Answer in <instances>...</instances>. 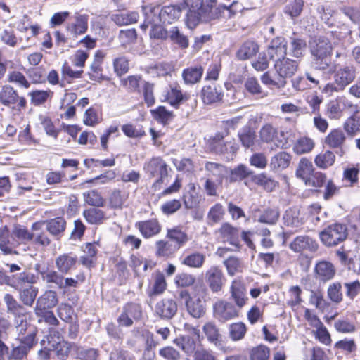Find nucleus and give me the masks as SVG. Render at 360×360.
<instances>
[{
    "label": "nucleus",
    "mask_w": 360,
    "mask_h": 360,
    "mask_svg": "<svg viewBox=\"0 0 360 360\" xmlns=\"http://www.w3.org/2000/svg\"><path fill=\"white\" fill-rule=\"evenodd\" d=\"M311 64L316 70H325L331 63L333 46L326 37H314L309 41Z\"/></svg>",
    "instance_id": "f257e3e1"
},
{
    "label": "nucleus",
    "mask_w": 360,
    "mask_h": 360,
    "mask_svg": "<svg viewBox=\"0 0 360 360\" xmlns=\"http://www.w3.org/2000/svg\"><path fill=\"white\" fill-rule=\"evenodd\" d=\"M4 300L6 304L7 311L13 316L14 324L19 333H25L29 325L27 321V309L10 294H6Z\"/></svg>",
    "instance_id": "f03ea898"
},
{
    "label": "nucleus",
    "mask_w": 360,
    "mask_h": 360,
    "mask_svg": "<svg viewBox=\"0 0 360 360\" xmlns=\"http://www.w3.org/2000/svg\"><path fill=\"white\" fill-rule=\"evenodd\" d=\"M319 236L321 241L326 246H336L347 238V229L342 224L335 223L321 231Z\"/></svg>",
    "instance_id": "7ed1b4c3"
},
{
    "label": "nucleus",
    "mask_w": 360,
    "mask_h": 360,
    "mask_svg": "<svg viewBox=\"0 0 360 360\" xmlns=\"http://www.w3.org/2000/svg\"><path fill=\"white\" fill-rule=\"evenodd\" d=\"M202 4L201 0H184L180 4L182 10H187L186 23L188 28H195L200 22L201 18H205Z\"/></svg>",
    "instance_id": "20e7f679"
},
{
    "label": "nucleus",
    "mask_w": 360,
    "mask_h": 360,
    "mask_svg": "<svg viewBox=\"0 0 360 360\" xmlns=\"http://www.w3.org/2000/svg\"><path fill=\"white\" fill-rule=\"evenodd\" d=\"M144 169L147 174L152 177H158V179L153 183V186L157 189L164 181V179L167 176V165L160 157H154L146 162Z\"/></svg>",
    "instance_id": "39448f33"
},
{
    "label": "nucleus",
    "mask_w": 360,
    "mask_h": 360,
    "mask_svg": "<svg viewBox=\"0 0 360 360\" xmlns=\"http://www.w3.org/2000/svg\"><path fill=\"white\" fill-rule=\"evenodd\" d=\"M0 103L12 108L16 105L18 109L25 108L27 106L26 98L19 96L17 90L8 84L2 86L0 89Z\"/></svg>",
    "instance_id": "423d86ee"
},
{
    "label": "nucleus",
    "mask_w": 360,
    "mask_h": 360,
    "mask_svg": "<svg viewBox=\"0 0 360 360\" xmlns=\"http://www.w3.org/2000/svg\"><path fill=\"white\" fill-rule=\"evenodd\" d=\"M143 315L142 307L140 304L128 302L122 307V311L117 318V323L120 326L130 327L133 325L134 321H139Z\"/></svg>",
    "instance_id": "0eeeda50"
},
{
    "label": "nucleus",
    "mask_w": 360,
    "mask_h": 360,
    "mask_svg": "<svg viewBox=\"0 0 360 360\" xmlns=\"http://www.w3.org/2000/svg\"><path fill=\"white\" fill-rule=\"evenodd\" d=\"M356 77V68L353 64L349 63L344 65L335 64L334 65L333 80L343 89L350 84Z\"/></svg>",
    "instance_id": "6e6552de"
},
{
    "label": "nucleus",
    "mask_w": 360,
    "mask_h": 360,
    "mask_svg": "<svg viewBox=\"0 0 360 360\" xmlns=\"http://www.w3.org/2000/svg\"><path fill=\"white\" fill-rule=\"evenodd\" d=\"M289 248L296 253H314L317 251L319 245L313 238L307 235H300L292 240L289 245Z\"/></svg>",
    "instance_id": "1a4fd4ad"
},
{
    "label": "nucleus",
    "mask_w": 360,
    "mask_h": 360,
    "mask_svg": "<svg viewBox=\"0 0 360 360\" xmlns=\"http://www.w3.org/2000/svg\"><path fill=\"white\" fill-rule=\"evenodd\" d=\"M214 316L220 322H226L238 316V311L230 302L219 300L213 305Z\"/></svg>",
    "instance_id": "9d476101"
},
{
    "label": "nucleus",
    "mask_w": 360,
    "mask_h": 360,
    "mask_svg": "<svg viewBox=\"0 0 360 360\" xmlns=\"http://www.w3.org/2000/svg\"><path fill=\"white\" fill-rule=\"evenodd\" d=\"M274 68L279 78H286L292 77L296 72L298 67L297 61L286 58L285 56L281 58H277L274 61Z\"/></svg>",
    "instance_id": "9b49d317"
},
{
    "label": "nucleus",
    "mask_w": 360,
    "mask_h": 360,
    "mask_svg": "<svg viewBox=\"0 0 360 360\" xmlns=\"http://www.w3.org/2000/svg\"><path fill=\"white\" fill-rule=\"evenodd\" d=\"M155 314L161 319H171L177 312V304L172 298H163L155 306Z\"/></svg>",
    "instance_id": "f8f14e48"
},
{
    "label": "nucleus",
    "mask_w": 360,
    "mask_h": 360,
    "mask_svg": "<svg viewBox=\"0 0 360 360\" xmlns=\"http://www.w3.org/2000/svg\"><path fill=\"white\" fill-rule=\"evenodd\" d=\"M259 135L264 142H274L277 148H284L286 147L287 143L281 139L283 136V133L281 132L278 136V130L271 124H266L262 127L259 131Z\"/></svg>",
    "instance_id": "ddd939ff"
},
{
    "label": "nucleus",
    "mask_w": 360,
    "mask_h": 360,
    "mask_svg": "<svg viewBox=\"0 0 360 360\" xmlns=\"http://www.w3.org/2000/svg\"><path fill=\"white\" fill-rule=\"evenodd\" d=\"M336 274L335 266L329 261L321 260L314 266L315 278L323 283L332 280Z\"/></svg>",
    "instance_id": "4468645a"
},
{
    "label": "nucleus",
    "mask_w": 360,
    "mask_h": 360,
    "mask_svg": "<svg viewBox=\"0 0 360 360\" xmlns=\"http://www.w3.org/2000/svg\"><path fill=\"white\" fill-rule=\"evenodd\" d=\"M135 227L147 239L157 236L162 230V226L157 219L138 221L135 224Z\"/></svg>",
    "instance_id": "2eb2a0df"
},
{
    "label": "nucleus",
    "mask_w": 360,
    "mask_h": 360,
    "mask_svg": "<svg viewBox=\"0 0 360 360\" xmlns=\"http://www.w3.org/2000/svg\"><path fill=\"white\" fill-rule=\"evenodd\" d=\"M224 280L223 273L217 266H212L205 274V281L210 290L214 293L221 290Z\"/></svg>",
    "instance_id": "dca6fc26"
},
{
    "label": "nucleus",
    "mask_w": 360,
    "mask_h": 360,
    "mask_svg": "<svg viewBox=\"0 0 360 360\" xmlns=\"http://www.w3.org/2000/svg\"><path fill=\"white\" fill-rule=\"evenodd\" d=\"M287 41L283 37L274 38L268 46L266 52L269 59L273 61L280 59L286 55Z\"/></svg>",
    "instance_id": "f3484780"
},
{
    "label": "nucleus",
    "mask_w": 360,
    "mask_h": 360,
    "mask_svg": "<svg viewBox=\"0 0 360 360\" xmlns=\"http://www.w3.org/2000/svg\"><path fill=\"white\" fill-rule=\"evenodd\" d=\"M37 278H38L34 274L27 271H23L10 276L8 285H11L16 290H20L24 288L27 287V285L36 283Z\"/></svg>",
    "instance_id": "a211bd4d"
},
{
    "label": "nucleus",
    "mask_w": 360,
    "mask_h": 360,
    "mask_svg": "<svg viewBox=\"0 0 360 360\" xmlns=\"http://www.w3.org/2000/svg\"><path fill=\"white\" fill-rule=\"evenodd\" d=\"M160 7L159 6H143V12L144 15V21L141 25V28L146 30L149 25L160 24L162 20L160 18Z\"/></svg>",
    "instance_id": "6ab92c4d"
},
{
    "label": "nucleus",
    "mask_w": 360,
    "mask_h": 360,
    "mask_svg": "<svg viewBox=\"0 0 360 360\" xmlns=\"http://www.w3.org/2000/svg\"><path fill=\"white\" fill-rule=\"evenodd\" d=\"M201 98L205 104L210 105L221 101L223 93L221 87L216 84L207 85L202 89Z\"/></svg>",
    "instance_id": "aec40b11"
},
{
    "label": "nucleus",
    "mask_w": 360,
    "mask_h": 360,
    "mask_svg": "<svg viewBox=\"0 0 360 360\" xmlns=\"http://www.w3.org/2000/svg\"><path fill=\"white\" fill-rule=\"evenodd\" d=\"M139 18L137 12L130 11H117L110 15L111 20L120 27L135 23Z\"/></svg>",
    "instance_id": "412c9836"
},
{
    "label": "nucleus",
    "mask_w": 360,
    "mask_h": 360,
    "mask_svg": "<svg viewBox=\"0 0 360 360\" xmlns=\"http://www.w3.org/2000/svg\"><path fill=\"white\" fill-rule=\"evenodd\" d=\"M205 169L207 172V178H212L219 184H222L224 179L229 173V168L226 166L213 162H207Z\"/></svg>",
    "instance_id": "4be33fe9"
},
{
    "label": "nucleus",
    "mask_w": 360,
    "mask_h": 360,
    "mask_svg": "<svg viewBox=\"0 0 360 360\" xmlns=\"http://www.w3.org/2000/svg\"><path fill=\"white\" fill-rule=\"evenodd\" d=\"M166 238L176 247L178 250L190 240L188 234L179 226L167 229Z\"/></svg>",
    "instance_id": "5701e85b"
},
{
    "label": "nucleus",
    "mask_w": 360,
    "mask_h": 360,
    "mask_svg": "<svg viewBox=\"0 0 360 360\" xmlns=\"http://www.w3.org/2000/svg\"><path fill=\"white\" fill-rule=\"evenodd\" d=\"M57 293L54 290H46L37 300L34 311H41L44 309H49L58 304Z\"/></svg>",
    "instance_id": "b1692460"
},
{
    "label": "nucleus",
    "mask_w": 360,
    "mask_h": 360,
    "mask_svg": "<svg viewBox=\"0 0 360 360\" xmlns=\"http://www.w3.org/2000/svg\"><path fill=\"white\" fill-rule=\"evenodd\" d=\"M155 255L160 258L167 259L172 257L178 251L172 242L166 240H159L155 242Z\"/></svg>",
    "instance_id": "393cba45"
},
{
    "label": "nucleus",
    "mask_w": 360,
    "mask_h": 360,
    "mask_svg": "<svg viewBox=\"0 0 360 360\" xmlns=\"http://www.w3.org/2000/svg\"><path fill=\"white\" fill-rule=\"evenodd\" d=\"M201 65L191 66L182 71V79L186 85H193L199 82L203 74Z\"/></svg>",
    "instance_id": "a878e982"
},
{
    "label": "nucleus",
    "mask_w": 360,
    "mask_h": 360,
    "mask_svg": "<svg viewBox=\"0 0 360 360\" xmlns=\"http://www.w3.org/2000/svg\"><path fill=\"white\" fill-rule=\"evenodd\" d=\"M351 106L352 104L345 97H338L330 101L327 105V113L330 118L338 119L342 115V107Z\"/></svg>",
    "instance_id": "bb28decb"
},
{
    "label": "nucleus",
    "mask_w": 360,
    "mask_h": 360,
    "mask_svg": "<svg viewBox=\"0 0 360 360\" xmlns=\"http://www.w3.org/2000/svg\"><path fill=\"white\" fill-rule=\"evenodd\" d=\"M182 8L179 5H170L160 8V18L162 23L171 24L181 16Z\"/></svg>",
    "instance_id": "cd10ccee"
},
{
    "label": "nucleus",
    "mask_w": 360,
    "mask_h": 360,
    "mask_svg": "<svg viewBox=\"0 0 360 360\" xmlns=\"http://www.w3.org/2000/svg\"><path fill=\"white\" fill-rule=\"evenodd\" d=\"M77 263V257L68 254L58 256L56 259V266L58 271L67 274L73 269Z\"/></svg>",
    "instance_id": "c85d7f7f"
},
{
    "label": "nucleus",
    "mask_w": 360,
    "mask_h": 360,
    "mask_svg": "<svg viewBox=\"0 0 360 360\" xmlns=\"http://www.w3.org/2000/svg\"><path fill=\"white\" fill-rule=\"evenodd\" d=\"M27 335L19 333L16 341L18 344L23 346L28 352L31 350L37 344V340L36 338L37 329L32 326L27 327Z\"/></svg>",
    "instance_id": "c756f323"
},
{
    "label": "nucleus",
    "mask_w": 360,
    "mask_h": 360,
    "mask_svg": "<svg viewBox=\"0 0 360 360\" xmlns=\"http://www.w3.org/2000/svg\"><path fill=\"white\" fill-rule=\"evenodd\" d=\"M88 29V16L86 15H77L75 22L68 25L69 32L74 37L82 34Z\"/></svg>",
    "instance_id": "7c9ffc66"
},
{
    "label": "nucleus",
    "mask_w": 360,
    "mask_h": 360,
    "mask_svg": "<svg viewBox=\"0 0 360 360\" xmlns=\"http://www.w3.org/2000/svg\"><path fill=\"white\" fill-rule=\"evenodd\" d=\"M290 161L291 155L285 151H281L271 158L269 167L274 171L283 169L289 166Z\"/></svg>",
    "instance_id": "2f4dec72"
},
{
    "label": "nucleus",
    "mask_w": 360,
    "mask_h": 360,
    "mask_svg": "<svg viewBox=\"0 0 360 360\" xmlns=\"http://www.w3.org/2000/svg\"><path fill=\"white\" fill-rule=\"evenodd\" d=\"M252 172L245 165L240 164L233 169H229V176L226 179L229 183L240 181L251 176Z\"/></svg>",
    "instance_id": "473e14b6"
},
{
    "label": "nucleus",
    "mask_w": 360,
    "mask_h": 360,
    "mask_svg": "<svg viewBox=\"0 0 360 360\" xmlns=\"http://www.w3.org/2000/svg\"><path fill=\"white\" fill-rule=\"evenodd\" d=\"M188 313L195 319H199L205 314L204 302L199 297H193L186 304Z\"/></svg>",
    "instance_id": "72a5a7b5"
},
{
    "label": "nucleus",
    "mask_w": 360,
    "mask_h": 360,
    "mask_svg": "<svg viewBox=\"0 0 360 360\" xmlns=\"http://www.w3.org/2000/svg\"><path fill=\"white\" fill-rule=\"evenodd\" d=\"M198 340L191 335H184L176 338L174 344L180 347L187 354H193L196 349Z\"/></svg>",
    "instance_id": "f704fd0d"
},
{
    "label": "nucleus",
    "mask_w": 360,
    "mask_h": 360,
    "mask_svg": "<svg viewBox=\"0 0 360 360\" xmlns=\"http://www.w3.org/2000/svg\"><path fill=\"white\" fill-rule=\"evenodd\" d=\"M259 51L258 45L252 41L244 42L237 51V58L240 60H248L255 56Z\"/></svg>",
    "instance_id": "c9c22d12"
},
{
    "label": "nucleus",
    "mask_w": 360,
    "mask_h": 360,
    "mask_svg": "<svg viewBox=\"0 0 360 360\" xmlns=\"http://www.w3.org/2000/svg\"><path fill=\"white\" fill-rule=\"evenodd\" d=\"M345 135L342 130L335 129L332 130L326 137L325 143L333 148H341L345 141Z\"/></svg>",
    "instance_id": "e433bc0d"
},
{
    "label": "nucleus",
    "mask_w": 360,
    "mask_h": 360,
    "mask_svg": "<svg viewBox=\"0 0 360 360\" xmlns=\"http://www.w3.org/2000/svg\"><path fill=\"white\" fill-rule=\"evenodd\" d=\"M303 6V0H288L283 8V12L293 20L300 15Z\"/></svg>",
    "instance_id": "4c0bfd02"
},
{
    "label": "nucleus",
    "mask_w": 360,
    "mask_h": 360,
    "mask_svg": "<svg viewBox=\"0 0 360 360\" xmlns=\"http://www.w3.org/2000/svg\"><path fill=\"white\" fill-rule=\"evenodd\" d=\"M46 230L53 236H60L65 229L66 221L63 217H56L46 221Z\"/></svg>",
    "instance_id": "58836bf2"
},
{
    "label": "nucleus",
    "mask_w": 360,
    "mask_h": 360,
    "mask_svg": "<svg viewBox=\"0 0 360 360\" xmlns=\"http://www.w3.org/2000/svg\"><path fill=\"white\" fill-rule=\"evenodd\" d=\"M19 291L21 302L26 306L32 307L38 294V288L31 284Z\"/></svg>",
    "instance_id": "ea45409f"
},
{
    "label": "nucleus",
    "mask_w": 360,
    "mask_h": 360,
    "mask_svg": "<svg viewBox=\"0 0 360 360\" xmlns=\"http://www.w3.org/2000/svg\"><path fill=\"white\" fill-rule=\"evenodd\" d=\"M205 255L199 252H193L183 259L181 263L191 268H201L205 261Z\"/></svg>",
    "instance_id": "a19ab883"
},
{
    "label": "nucleus",
    "mask_w": 360,
    "mask_h": 360,
    "mask_svg": "<svg viewBox=\"0 0 360 360\" xmlns=\"http://www.w3.org/2000/svg\"><path fill=\"white\" fill-rule=\"evenodd\" d=\"M307 47L305 40L303 39L292 37L290 41V54L295 58L302 57L304 55Z\"/></svg>",
    "instance_id": "79ce46f5"
},
{
    "label": "nucleus",
    "mask_w": 360,
    "mask_h": 360,
    "mask_svg": "<svg viewBox=\"0 0 360 360\" xmlns=\"http://www.w3.org/2000/svg\"><path fill=\"white\" fill-rule=\"evenodd\" d=\"M51 347V348H49V349L55 352V355L58 359L65 360L70 352L72 344L66 341H62L56 344L53 343Z\"/></svg>",
    "instance_id": "37998d69"
},
{
    "label": "nucleus",
    "mask_w": 360,
    "mask_h": 360,
    "mask_svg": "<svg viewBox=\"0 0 360 360\" xmlns=\"http://www.w3.org/2000/svg\"><path fill=\"white\" fill-rule=\"evenodd\" d=\"M202 330L210 343L214 345H217L219 343L221 335L215 323L207 322L203 326Z\"/></svg>",
    "instance_id": "c03bdc74"
},
{
    "label": "nucleus",
    "mask_w": 360,
    "mask_h": 360,
    "mask_svg": "<svg viewBox=\"0 0 360 360\" xmlns=\"http://www.w3.org/2000/svg\"><path fill=\"white\" fill-rule=\"evenodd\" d=\"M314 172L311 162L306 158H302L296 171L297 176L305 182Z\"/></svg>",
    "instance_id": "a18cd8bd"
},
{
    "label": "nucleus",
    "mask_w": 360,
    "mask_h": 360,
    "mask_svg": "<svg viewBox=\"0 0 360 360\" xmlns=\"http://www.w3.org/2000/svg\"><path fill=\"white\" fill-rule=\"evenodd\" d=\"M105 212L99 209L93 207L86 210L83 212L86 221L91 224H100L105 219Z\"/></svg>",
    "instance_id": "49530a36"
},
{
    "label": "nucleus",
    "mask_w": 360,
    "mask_h": 360,
    "mask_svg": "<svg viewBox=\"0 0 360 360\" xmlns=\"http://www.w3.org/2000/svg\"><path fill=\"white\" fill-rule=\"evenodd\" d=\"M43 281L50 288H58L61 289L63 286V276L60 273L49 269L47 274H44Z\"/></svg>",
    "instance_id": "de8ad7c7"
},
{
    "label": "nucleus",
    "mask_w": 360,
    "mask_h": 360,
    "mask_svg": "<svg viewBox=\"0 0 360 360\" xmlns=\"http://www.w3.org/2000/svg\"><path fill=\"white\" fill-rule=\"evenodd\" d=\"M188 98V95L183 94L181 91L176 86L171 88L167 96V101L175 108H178L183 101H187Z\"/></svg>",
    "instance_id": "09e8293b"
},
{
    "label": "nucleus",
    "mask_w": 360,
    "mask_h": 360,
    "mask_svg": "<svg viewBox=\"0 0 360 360\" xmlns=\"http://www.w3.org/2000/svg\"><path fill=\"white\" fill-rule=\"evenodd\" d=\"M279 211L277 208H267L263 210L258 217V221L270 225L275 224L279 218Z\"/></svg>",
    "instance_id": "8fccbe9b"
},
{
    "label": "nucleus",
    "mask_w": 360,
    "mask_h": 360,
    "mask_svg": "<svg viewBox=\"0 0 360 360\" xmlns=\"http://www.w3.org/2000/svg\"><path fill=\"white\" fill-rule=\"evenodd\" d=\"M229 331L230 338L233 341H238L245 337L247 328L244 323L237 322L229 326Z\"/></svg>",
    "instance_id": "3c124183"
},
{
    "label": "nucleus",
    "mask_w": 360,
    "mask_h": 360,
    "mask_svg": "<svg viewBox=\"0 0 360 360\" xmlns=\"http://www.w3.org/2000/svg\"><path fill=\"white\" fill-rule=\"evenodd\" d=\"M314 146L312 139L307 137L299 139L293 146V150L296 154L301 155L310 152Z\"/></svg>",
    "instance_id": "603ef678"
},
{
    "label": "nucleus",
    "mask_w": 360,
    "mask_h": 360,
    "mask_svg": "<svg viewBox=\"0 0 360 360\" xmlns=\"http://www.w3.org/2000/svg\"><path fill=\"white\" fill-rule=\"evenodd\" d=\"M244 86L245 90L252 96L263 97L266 95L255 77L247 78Z\"/></svg>",
    "instance_id": "864d4df0"
},
{
    "label": "nucleus",
    "mask_w": 360,
    "mask_h": 360,
    "mask_svg": "<svg viewBox=\"0 0 360 360\" xmlns=\"http://www.w3.org/2000/svg\"><path fill=\"white\" fill-rule=\"evenodd\" d=\"M335 156L331 151L327 150L324 153L319 154L315 160L316 165L321 169H326L333 165Z\"/></svg>",
    "instance_id": "5fc2aeb1"
},
{
    "label": "nucleus",
    "mask_w": 360,
    "mask_h": 360,
    "mask_svg": "<svg viewBox=\"0 0 360 360\" xmlns=\"http://www.w3.org/2000/svg\"><path fill=\"white\" fill-rule=\"evenodd\" d=\"M7 81L9 83H14L19 87L28 89L30 86V82L25 76L20 71L13 70L8 74Z\"/></svg>",
    "instance_id": "6e6d98bb"
},
{
    "label": "nucleus",
    "mask_w": 360,
    "mask_h": 360,
    "mask_svg": "<svg viewBox=\"0 0 360 360\" xmlns=\"http://www.w3.org/2000/svg\"><path fill=\"white\" fill-rule=\"evenodd\" d=\"M231 296L233 298L236 305L242 308L246 303L248 298L245 297V289L233 283L231 287Z\"/></svg>",
    "instance_id": "4d7b16f0"
},
{
    "label": "nucleus",
    "mask_w": 360,
    "mask_h": 360,
    "mask_svg": "<svg viewBox=\"0 0 360 360\" xmlns=\"http://www.w3.org/2000/svg\"><path fill=\"white\" fill-rule=\"evenodd\" d=\"M84 201L94 207H103L105 200L101 193L96 190H91L84 193Z\"/></svg>",
    "instance_id": "13d9d810"
},
{
    "label": "nucleus",
    "mask_w": 360,
    "mask_h": 360,
    "mask_svg": "<svg viewBox=\"0 0 360 360\" xmlns=\"http://www.w3.org/2000/svg\"><path fill=\"white\" fill-rule=\"evenodd\" d=\"M254 181L257 185L262 186L269 192L273 191L278 185V183L275 180L269 177L264 173L256 175L254 177Z\"/></svg>",
    "instance_id": "bf43d9fd"
},
{
    "label": "nucleus",
    "mask_w": 360,
    "mask_h": 360,
    "mask_svg": "<svg viewBox=\"0 0 360 360\" xmlns=\"http://www.w3.org/2000/svg\"><path fill=\"white\" fill-rule=\"evenodd\" d=\"M15 243L11 242L7 232H2L0 235V250L4 255L18 254L15 250Z\"/></svg>",
    "instance_id": "052dcab7"
},
{
    "label": "nucleus",
    "mask_w": 360,
    "mask_h": 360,
    "mask_svg": "<svg viewBox=\"0 0 360 360\" xmlns=\"http://www.w3.org/2000/svg\"><path fill=\"white\" fill-rule=\"evenodd\" d=\"M238 136L242 145L247 148L254 145L256 139L255 132L249 127L242 129L238 132Z\"/></svg>",
    "instance_id": "680f3d73"
},
{
    "label": "nucleus",
    "mask_w": 360,
    "mask_h": 360,
    "mask_svg": "<svg viewBox=\"0 0 360 360\" xmlns=\"http://www.w3.org/2000/svg\"><path fill=\"white\" fill-rule=\"evenodd\" d=\"M169 38L181 49H186L188 46L189 43L187 37L183 34L177 27H172L169 30Z\"/></svg>",
    "instance_id": "e2e57ef3"
},
{
    "label": "nucleus",
    "mask_w": 360,
    "mask_h": 360,
    "mask_svg": "<svg viewBox=\"0 0 360 360\" xmlns=\"http://www.w3.org/2000/svg\"><path fill=\"white\" fill-rule=\"evenodd\" d=\"M224 215V210L221 204L216 203L211 207L207 214V220L210 224L219 223Z\"/></svg>",
    "instance_id": "0e129e2a"
},
{
    "label": "nucleus",
    "mask_w": 360,
    "mask_h": 360,
    "mask_svg": "<svg viewBox=\"0 0 360 360\" xmlns=\"http://www.w3.org/2000/svg\"><path fill=\"white\" fill-rule=\"evenodd\" d=\"M52 94L51 91L36 90L29 92L28 95L31 97V103L37 106L44 103Z\"/></svg>",
    "instance_id": "69168bd1"
},
{
    "label": "nucleus",
    "mask_w": 360,
    "mask_h": 360,
    "mask_svg": "<svg viewBox=\"0 0 360 360\" xmlns=\"http://www.w3.org/2000/svg\"><path fill=\"white\" fill-rule=\"evenodd\" d=\"M283 220L286 226L293 228H298L302 224L297 210H287L283 215Z\"/></svg>",
    "instance_id": "338daca9"
},
{
    "label": "nucleus",
    "mask_w": 360,
    "mask_h": 360,
    "mask_svg": "<svg viewBox=\"0 0 360 360\" xmlns=\"http://www.w3.org/2000/svg\"><path fill=\"white\" fill-rule=\"evenodd\" d=\"M344 129L350 135L360 131V117L355 115L348 117L344 123Z\"/></svg>",
    "instance_id": "774afa93"
}]
</instances>
